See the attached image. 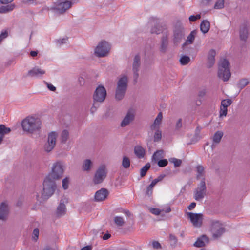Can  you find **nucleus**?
<instances>
[{
    "label": "nucleus",
    "mask_w": 250,
    "mask_h": 250,
    "mask_svg": "<svg viewBox=\"0 0 250 250\" xmlns=\"http://www.w3.org/2000/svg\"><path fill=\"white\" fill-rule=\"evenodd\" d=\"M64 168V163L62 161H57L53 164L50 172L44 180L41 197H40L38 194L36 195L38 201L41 202V198L46 200L53 195L56 186L55 181L60 179L62 177Z\"/></svg>",
    "instance_id": "1"
},
{
    "label": "nucleus",
    "mask_w": 250,
    "mask_h": 250,
    "mask_svg": "<svg viewBox=\"0 0 250 250\" xmlns=\"http://www.w3.org/2000/svg\"><path fill=\"white\" fill-rule=\"evenodd\" d=\"M41 120L34 116H28L21 122L23 130L29 134H33L39 132L42 128Z\"/></svg>",
    "instance_id": "2"
},
{
    "label": "nucleus",
    "mask_w": 250,
    "mask_h": 250,
    "mask_svg": "<svg viewBox=\"0 0 250 250\" xmlns=\"http://www.w3.org/2000/svg\"><path fill=\"white\" fill-rule=\"evenodd\" d=\"M74 4L73 0H57L51 7V10L57 14H63L71 8Z\"/></svg>",
    "instance_id": "3"
},
{
    "label": "nucleus",
    "mask_w": 250,
    "mask_h": 250,
    "mask_svg": "<svg viewBox=\"0 0 250 250\" xmlns=\"http://www.w3.org/2000/svg\"><path fill=\"white\" fill-rule=\"evenodd\" d=\"M209 226L210 231L214 239H218L225 232V228L223 224L218 220H210Z\"/></svg>",
    "instance_id": "4"
},
{
    "label": "nucleus",
    "mask_w": 250,
    "mask_h": 250,
    "mask_svg": "<svg viewBox=\"0 0 250 250\" xmlns=\"http://www.w3.org/2000/svg\"><path fill=\"white\" fill-rule=\"evenodd\" d=\"M230 76L229 63L227 60L223 59L219 63L218 76L225 82L229 79Z\"/></svg>",
    "instance_id": "5"
},
{
    "label": "nucleus",
    "mask_w": 250,
    "mask_h": 250,
    "mask_svg": "<svg viewBox=\"0 0 250 250\" xmlns=\"http://www.w3.org/2000/svg\"><path fill=\"white\" fill-rule=\"evenodd\" d=\"M128 83V78L123 75L119 78L116 90L115 98L118 100L123 98L126 91Z\"/></svg>",
    "instance_id": "6"
},
{
    "label": "nucleus",
    "mask_w": 250,
    "mask_h": 250,
    "mask_svg": "<svg viewBox=\"0 0 250 250\" xmlns=\"http://www.w3.org/2000/svg\"><path fill=\"white\" fill-rule=\"evenodd\" d=\"M111 45L105 41L100 42L94 49V54L98 58L105 57L108 55Z\"/></svg>",
    "instance_id": "7"
},
{
    "label": "nucleus",
    "mask_w": 250,
    "mask_h": 250,
    "mask_svg": "<svg viewBox=\"0 0 250 250\" xmlns=\"http://www.w3.org/2000/svg\"><path fill=\"white\" fill-rule=\"evenodd\" d=\"M107 173V170L105 165H102L99 166L96 169L93 178V182L95 184L102 183L106 178Z\"/></svg>",
    "instance_id": "8"
},
{
    "label": "nucleus",
    "mask_w": 250,
    "mask_h": 250,
    "mask_svg": "<svg viewBox=\"0 0 250 250\" xmlns=\"http://www.w3.org/2000/svg\"><path fill=\"white\" fill-rule=\"evenodd\" d=\"M207 188L206 186L205 179H203L198 184L197 188L194 191L193 197L195 200L201 201L203 200L206 195Z\"/></svg>",
    "instance_id": "9"
},
{
    "label": "nucleus",
    "mask_w": 250,
    "mask_h": 250,
    "mask_svg": "<svg viewBox=\"0 0 250 250\" xmlns=\"http://www.w3.org/2000/svg\"><path fill=\"white\" fill-rule=\"evenodd\" d=\"M58 134L55 131L49 133L48 135L47 141L43 146V150L46 152H51L54 148Z\"/></svg>",
    "instance_id": "10"
},
{
    "label": "nucleus",
    "mask_w": 250,
    "mask_h": 250,
    "mask_svg": "<svg viewBox=\"0 0 250 250\" xmlns=\"http://www.w3.org/2000/svg\"><path fill=\"white\" fill-rule=\"evenodd\" d=\"M106 96V90L104 86L99 85L96 89L93 95V101L95 102H103Z\"/></svg>",
    "instance_id": "11"
},
{
    "label": "nucleus",
    "mask_w": 250,
    "mask_h": 250,
    "mask_svg": "<svg viewBox=\"0 0 250 250\" xmlns=\"http://www.w3.org/2000/svg\"><path fill=\"white\" fill-rule=\"evenodd\" d=\"M187 216L194 227L200 228L201 227L203 219V215L202 213L188 212Z\"/></svg>",
    "instance_id": "12"
},
{
    "label": "nucleus",
    "mask_w": 250,
    "mask_h": 250,
    "mask_svg": "<svg viewBox=\"0 0 250 250\" xmlns=\"http://www.w3.org/2000/svg\"><path fill=\"white\" fill-rule=\"evenodd\" d=\"M135 115V110L133 108L129 109L121 123V127H124L129 125L134 120Z\"/></svg>",
    "instance_id": "13"
},
{
    "label": "nucleus",
    "mask_w": 250,
    "mask_h": 250,
    "mask_svg": "<svg viewBox=\"0 0 250 250\" xmlns=\"http://www.w3.org/2000/svg\"><path fill=\"white\" fill-rule=\"evenodd\" d=\"M183 28L181 24L176 26L174 29L173 42L175 44H178L183 37Z\"/></svg>",
    "instance_id": "14"
},
{
    "label": "nucleus",
    "mask_w": 250,
    "mask_h": 250,
    "mask_svg": "<svg viewBox=\"0 0 250 250\" xmlns=\"http://www.w3.org/2000/svg\"><path fill=\"white\" fill-rule=\"evenodd\" d=\"M67 199H62L57 207L56 214L57 217H60L64 215L66 213V208L65 203H67Z\"/></svg>",
    "instance_id": "15"
},
{
    "label": "nucleus",
    "mask_w": 250,
    "mask_h": 250,
    "mask_svg": "<svg viewBox=\"0 0 250 250\" xmlns=\"http://www.w3.org/2000/svg\"><path fill=\"white\" fill-rule=\"evenodd\" d=\"M109 194L106 188H101L96 192L94 196V199L97 202L103 201L107 198Z\"/></svg>",
    "instance_id": "16"
},
{
    "label": "nucleus",
    "mask_w": 250,
    "mask_h": 250,
    "mask_svg": "<svg viewBox=\"0 0 250 250\" xmlns=\"http://www.w3.org/2000/svg\"><path fill=\"white\" fill-rule=\"evenodd\" d=\"M232 101L230 99H224L221 101V105L220 110V117L226 116L227 114V108L231 105Z\"/></svg>",
    "instance_id": "17"
},
{
    "label": "nucleus",
    "mask_w": 250,
    "mask_h": 250,
    "mask_svg": "<svg viewBox=\"0 0 250 250\" xmlns=\"http://www.w3.org/2000/svg\"><path fill=\"white\" fill-rule=\"evenodd\" d=\"M140 60L141 58L139 55H136L135 56L133 62L132 69L134 73V78L135 79H137L139 76L138 72L139 70V68L140 66Z\"/></svg>",
    "instance_id": "18"
},
{
    "label": "nucleus",
    "mask_w": 250,
    "mask_h": 250,
    "mask_svg": "<svg viewBox=\"0 0 250 250\" xmlns=\"http://www.w3.org/2000/svg\"><path fill=\"white\" fill-rule=\"evenodd\" d=\"M45 73V71L39 67H35L28 72V75L31 77H40Z\"/></svg>",
    "instance_id": "19"
},
{
    "label": "nucleus",
    "mask_w": 250,
    "mask_h": 250,
    "mask_svg": "<svg viewBox=\"0 0 250 250\" xmlns=\"http://www.w3.org/2000/svg\"><path fill=\"white\" fill-rule=\"evenodd\" d=\"M9 208L6 203L3 202L0 205V220H5L8 214Z\"/></svg>",
    "instance_id": "20"
},
{
    "label": "nucleus",
    "mask_w": 250,
    "mask_h": 250,
    "mask_svg": "<svg viewBox=\"0 0 250 250\" xmlns=\"http://www.w3.org/2000/svg\"><path fill=\"white\" fill-rule=\"evenodd\" d=\"M216 52L213 49H211L208 53L207 57V66L211 68L215 63V56Z\"/></svg>",
    "instance_id": "21"
},
{
    "label": "nucleus",
    "mask_w": 250,
    "mask_h": 250,
    "mask_svg": "<svg viewBox=\"0 0 250 250\" xmlns=\"http://www.w3.org/2000/svg\"><path fill=\"white\" fill-rule=\"evenodd\" d=\"M165 177V175H160L157 178L153 180L151 184L147 187L146 193L148 195H151L152 193L153 188L158 182L161 181Z\"/></svg>",
    "instance_id": "22"
},
{
    "label": "nucleus",
    "mask_w": 250,
    "mask_h": 250,
    "mask_svg": "<svg viewBox=\"0 0 250 250\" xmlns=\"http://www.w3.org/2000/svg\"><path fill=\"white\" fill-rule=\"evenodd\" d=\"M223 136V132L222 131H217L212 137L213 143L211 147L213 149L216 145L219 144Z\"/></svg>",
    "instance_id": "23"
},
{
    "label": "nucleus",
    "mask_w": 250,
    "mask_h": 250,
    "mask_svg": "<svg viewBox=\"0 0 250 250\" xmlns=\"http://www.w3.org/2000/svg\"><path fill=\"white\" fill-rule=\"evenodd\" d=\"M134 151L136 156L139 159L144 158L146 154L145 149L139 145L135 146Z\"/></svg>",
    "instance_id": "24"
},
{
    "label": "nucleus",
    "mask_w": 250,
    "mask_h": 250,
    "mask_svg": "<svg viewBox=\"0 0 250 250\" xmlns=\"http://www.w3.org/2000/svg\"><path fill=\"white\" fill-rule=\"evenodd\" d=\"M208 242V239L206 235H202L198 238L197 241L194 244V246L196 247H202L205 246Z\"/></svg>",
    "instance_id": "25"
},
{
    "label": "nucleus",
    "mask_w": 250,
    "mask_h": 250,
    "mask_svg": "<svg viewBox=\"0 0 250 250\" xmlns=\"http://www.w3.org/2000/svg\"><path fill=\"white\" fill-rule=\"evenodd\" d=\"M163 119V114L160 112L155 119L154 123L150 126V129H159Z\"/></svg>",
    "instance_id": "26"
},
{
    "label": "nucleus",
    "mask_w": 250,
    "mask_h": 250,
    "mask_svg": "<svg viewBox=\"0 0 250 250\" xmlns=\"http://www.w3.org/2000/svg\"><path fill=\"white\" fill-rule=\"evenodd\" d=\"M168 46V39L167 36H163L161 39L160 51L162 53L166 52Z\"/></svg>",
    "instance_id": "27"
},
{
    "label": "nucleus",
    "mask_w": 250,
    "mask_h": 250,
    "mask_svg": "<svg viewBox=\"0 0 250 250\" xmlns=\"http://www.w3.org/2000/svg\"><path fill=\"white\" fill-rule=\"evenodd\" d=\"M93 163L89 159H85L82 164V169L84 171H89L92 167Z\"/></svg>",
    "instance_id": "28"
},
{
    "label": "nucleus",
    "mask_w": 250,
    "mask_h": 250,
    "mask_svg": "<svg viewBox=\"0 0 250 250\" xmlns=\"http://www.w3.org/2000/svg\"><path fill=\"white\" fill-rule=\"evenodd\" d=\"M210 27V23L207 20H204L200 24L201 31L203 33H207Z\"/></svg>",
    "instance_id": "29"
},
{
    "label": "nucleus",
    "mask_w": 250,
    "mask_h": 250,
    "mask_svg": "<svg viewBox=\"0 0 250 250\" xmlns=\"http://www.w3.org/2000/svg\"><path fill=\"white\" fill-rule=\"evenodd\" d=\"M164 156V152L162 150H157L156 152H155L152 157V161H154L155 162H156L157 161H159L161 159L163 158Z\"/></svg>",
    "instance_id": "30"
},
{
    "label": "nucleus",
    "mask_w": 250,
    "mask_h": 250,
    "mask_svg": "<svg viewBox=\"0 0 250 250\" xmlns=\"http://www.w3.org/2000/svg\"><path fill=\"white\" fill-rule=\"evenodd\" d=\"M14 4H11L5 6H1L0 7V13H6L12 11L15 8Z\"/></svg>",
    "instance_id": "31"
},
{
    "label": "nucleus",
    "mask_w": 250,
    "mask_h": 250,
    "mask_svg": "<svg viewBox=\"0 0 250 250\" xmlns=\"http://www.w3.org/2000/svg\"><path fill=\"white\" fill-rule=\"evenodd\" d=\"M248 36V29L246 26L241 28L240 30V38L241 40L245 41Z\"/></svg>",
    "instance_id": "32"
},
{
    "label": "nucleus",
    "mask_w": 250,
    "mask_h": 250,
    "mask_svg": "<svg viewBox=\"0 0 250 250\" xmlns=\"http://www.w3.org/2000/svg\"><path fill=\"white\" fill-rule=\"evenodd\" d=\"M11 131L10 127H6L3 124L0 125V135L4 137L5 135H8Z\"/></svg>",
    "instance_id": "33"
},
{
    "label": "nucleus",
    "mask_w": 250,
    "mask_h": 250,
    "mask_svg": "<svg viewBox=\"0 0 250 250\" xmlns=\"http://www.w3.org/2000/svg\"><path fill=\"white\" fill-rule=\"evenodd\" d=\"M196 170H197V178L200 179L202 178L205 179V172H204V168L202 166L198 165L196 167Z\"/></svg>",
    "instance_id": "34"
},
{
    "label": "nucleus",
    "mask_w": 250,
    "mask_h": 250,
    "mask_svg": "<svg viewBox=\"0 0 250 250\" xmlns=\"http://www.w3.org/2000/svg\"><path fill=\"white\" fill-rule=\"evenodd\" d=\"M197 31L195 30L192 31L190 34L189 35V36L188 37L187 40L186 42L184 43V45L187 44H191L194 39L196 35Z\"/></svg>",
    "instance_id": "35"
},
{
    "label": "nucleus",
    "mask_w": 250,
    "mask_h": 250,
    "mask_svg": "<svg viewBox=\"0 0 250 250\" xmlns=\"http://www.w3.org/2000/svg\"><path fill=\"white\" fill-rule=\"evenodd\" d=\"M114 221L118 226H123L125 224V221L123 217L117 216L114 218Z\"/></svg>",
    "instance_id": "36"
},
{
    "label": "nucleus",
    "mask_w": 250,
    "mask_h": 250,
    "mask_svg": "<svg viewBox=\"0 0 250 250\" xmlns=\"http://www.w3.org/2000/svg\"><path fill=\"white\" fill-rule=\"evenodd\" d=\"M122 165L125 168H128L130 166V159L126 156H124L123 157V160L122 162Z\"/></svg>",
    "instance_id": "37"
},
{
    "label": "nucleus",
    "mask_w": 250,
    "mask_h": 250,
    "mask_svg": "<svg viewBox=\"0 0 250 250\" xmlns=\"http://www.w3.org/2000/svg\"><path fill=\"white\" fill-rule=\"evenodd\" d=\"M151 130L155 131L154 135V141L155 142L159 141L162 137V132L159 129H151Z\"/></svg>",
    "instance_id": "38"
},
{
    "label": "nucleus",
    "mask_w": 250,
    "mask_h": 250,
    "mask_svg": "<svg viewBox=\"0 0 250 250\" xmlns=\"http://www.w3.org/2000/svg\"><path fill=\"white\" fill-rule=\"evenodd\" d=\"M70 181V178L69 177H66L62 180V186L64 190L68 188Z\"/></svg>",
    "instance_id": "39"
},
{
    "label": "nucleus",
    "mask_w": 250,
    "mask_h": 250,
    "mask_svg": "<svg viewBox=\"0 0 250 250\" xmlns=\"http://www.w3.org/2000/svg\"><path fill=\"white\" fill-rule=\"evenodd\" d=\"M190 59L189 57L184 55L182 56L180 59V63L183 65H187L190 61Z\"/></svg>",
    "instance_id": "40"
},
{
    "label": "nucleus",
    "mask_w": 250,
    "mask_h": 250,
    "mask_svg": "<svg viewBox=\"0 0 250 250\" xmlns=\"http://www.w3.org/2000/svg\"><path fill=\"white\" fill-rule=\"evenodd\" d=\"M150 167V165L149 163H147L141 169L140 175L142 177H144L146 175L147 171L149 169Z\"/></svg>",
    "instance_id": "41"
},
{
    "label": "nucleus",
    "mask_w": 250,
    "mask_h": 250,
    "mask_svg": "<svg viewBox=\"0 0 250 250\" xmlns=\"http://www.w3.org/2000/svg\"><path fill=\"white\" fill-rule=\"evenodd\" d=\"M69 136V132L67 130H63L61 133V141L63 143H65Z\"/></svg>",
    "instance_id": "42"
},
{
    "label": "nucleus",
    "mask_w": 250,
    "mask_h": 250,
    "mask_svg": "<svg viewBox=\"0 0 250 250\" xmlns=\"http://www.w3.org/2000/svg\"><path fill=\"white\" fill-rule=\"evenodd\" d=\"M163 31V27L159 25H157L153 27L151 30V32L152 33H155L156 34H159L161 33Z\"/></svg>",
    "instance_id": "43"
},
{
    "label": "nucleus",
    "mask_w": 250,
    "mask_h": 250,
    "mask_svg": "<svg viewBox=\"0 0 250 250\" xmlns=\"http://www.w3.org/2000/svg\"><path fill=\"white\" fill-rule=\"evenodd\" d=\"M248 83H249V82L247 79H242L239 81V82L238 84V87L242 89L245 86H246L248 84Z\"/></svg>",
    "instance_id": "44"
},
{
    "label": "nucleus",
    "mask_w": 250,
    "mask_h": 250,
    "mask_svg": "<svg viewBox=\"0 0 250 250\" xmlns=\"http://www.w3.org/2000/svg\"><path fill=\"white\" fill-rule=\"evenodd\" d=\"M169 161L173 163L175 167H179L182 163V161L175 158H172L169 159Z\"/></svg>",
    "instance_id": "45"
},
{
    "label": "nucleus",
    "mask_w": 250,
    "mask_h": 250,
    "mask_svg": "<svg viewBox=\"0 0 250 250\" xmlns=\"http://www.w3.org/2000/svg\"><path fill=\"white\" fill-rule=\"evenodd\" d=\"M224 6V0H218L215 4L214 8L215 9H219L223 8Z\"/></svg>",
    "instance_id": "46"
},
{
    "label": "nucleus",
    "mask_w": 250,
    "mask_h": 250,
    "mask_svg": "<svg viewBox=\"0 0 250 250\" xmlns=\"http://www.w3.org/2000/svg\"><path fill=\"white\" fill-rule=\"evenodd\" d=\"M168 164L167 160V159H160L157 161V164L159 167H162L166 166Z\"/></svg>",
    "instance_id": "47"
},
{
    "label": "nucleus",
    "mask_w": 250,
    "mask_h": 250,
    "mask_svg": "<svg viewBox=\"0 0 250 250\" xmlns=\"http://www.w3.org/2000/svg\"><path fill=\"white\" fill-rule=\"evenodd\" d=\"M169 239L170 241L171 245L173 246H176L177 242V239L176 237L174 235L170 234L169 235Z\"/></svg>",
    "instance_id": "48"
},
{
    "label": "nucleus",
    "mask_w": 250,
    "mask_h": 250,
    "mask_svg": "<svg viewBox=\"0 0 250 250\" xmlns=\"http://www.w3.org/2000/svg\"><path fill=\"white\" fill-rule=\"evenodd\" d=\"M150 212L153 214L158 215L162 213L160 209L157 208H151L149 209Z\"/></svg>",
    "instance_id": "49"
},
{
    "label": "nucleus",
    "mask_w": 250,
    "mask_h": 250,
    "mask_svg": "<svg viewBox=\"0 0 250 250\" xmlns=\"http://www.w3.org/2000/svg\"><path fill=\"white\" fill-rule=\"evenodd\" d=\"M39 230L38 229H37V228L35 229L33 232V236H32L33 239L35 241H37L38 238V237H39Z\"/></svg>",
    "instance_id": "50"
},
{
    "label": "nucleus",
    "mask_w": 250,
    "mask_h": 250,
    "mask_svg": "<svg viewBox=\"0 0 250 250\" xmlns=\"http://www.w3.org/2000/svg\"><path fill=\"white\" fill-rule=\"evenodd\" d=\"M201 18L200 14H197L196 16L191 15L189 17V20L190 22H193L196 21L197 19Z\"/></svg>",
    "instance_id": "51"
},
{
    "label": "nucleus",
    "mask_w": 250,
    "mask_h": 250,
    "mask_svg": "<svg viewBox=\"0 0 250 250\" xmlns=\"http://www.w3.org/2000/svg\"><path fill=\"white\" fill-rule=\"evenodd\" d=\"M161 210L162 211V212H165V213H169L171 211V208L169 205H167L165 206H164L163 208Z\"/></svg>",
    "instance_id": "52"
},
{
    "label": "nucleus",
    "mask_w": 250,
    "mask_h": 250,
    "mask_svg": "<svg viewBox=\"0 0 250 250\" xmlns=\"http://www.w3.org/2000/svg\"><path fill=\"white\" fill-rule=\"evenodd\" d=\"M97 102H95L94 101L93 106L91 108L90 111L91 113H94L97 110V108L99 106V104L97 103Z\"/></svg>",
    "instance_id": "53"
},
{
    "label": "nucleus",
    "mask_w": 250,
    "mask_h": 250,
    "mask_svg": "<svg viewBox=\"0 0 250 250\" xmlns=\"http://www.w3.org/2000/svg\"><path fill=\"white\" fill-rule=\"evenodd\" d=\"M182 119H179L176 123V125H175L176 129L179 130V129H180L182 127Z\"/></svg>",
    "instance_id": "54"
},
{
    "label": "nucleus",
    "mask_w": 250,
    "mask_h": 250,
    "mask_svg": "<svg viewBox=\"0 0 250 250\" xmlns=\"http://www.w3.org/2000/svg\"><path fill=\"white\" fill-rule=\"evenodd\" d=\"M67 41V38H63L57 40L56 42L59 44H62L66 43Z\"/></svg>",
    "instance_id": "55"
},
{
    "label": "nucleus",
    "mask_w": 250,
    "mask_h": 250,
    "mask_svg": "<svg viewBox=\"0 0 250 250\" xmlns=\"http://www.w3.org/2000/svg\"><path fill=\"white\" fill-rule=\"evenodd\" d=\"M45 84L47 88L52 91H55L56 90V87L53 85L52 84L49 83H48L45 82Z\"/></svg>",
    "instance_id": "56"
},
{
    "label": "nucleus",
    "mask_w": 250,
    "mask_h": 250,
    "mask_svg": "<svg viewBox=\"0 0 250 250\" xmlns=\"http://www.w3.org/2000/svg\"><path fill=\"white\" fill-rule=\"evenodd\" d=\"M152 246L154 248H156V249L161 248L160 244L157 241H154L152 243Z\"/></svg>",
    "instance_id": "57"
},
{
    "label": "nucleus",
    "mask_w": 250,
    "mask_h": 250,
    "mask_svg": "<svg viewBox=\"0 0 250 250\" xmlns=\"http://www.w3.org/2000/svg\"><path fill=\"white\" fill-rule=\"evenodd\" d=\"M196 207V203L194 202L191 203L188 207L189 210L193 209Z\"/></svg>",
    "instance_id": "58"
},
{
    "label": "nucleus",
    "mask_w": 250,
    "mask_h": 250,
    "mask_svg": "<svg viewBox=\"0 0 250 250\" xmlns=\"http://www.w3.org/2000/svg\"><path fill=\"white\" fill-rule=\"evenodd\" d=\"M14 0H0V2L2 4H6L12 2Z\"/></svg>",
    "instance_id": "59"
},
{
    "label": "nucleus",
    "mask_w": 250,
    "mask_h": 250,
    "mask_svg": "<svg viewBox=\"0 0 250 250\" xmlns=\"http://www.w3.org/2000/svg\"><path fill=\"white\" fill-rule=\"evenodd\" d=\"M92 247L91 246H86L82 248L81 250H91Z\"/></svg>",
    "instance_id": "60"
},
{
    "label": "nucleus",
    "mask_w": 250,
    "mask_h": 250,
    "mask_svg": "<svg viewBox=\"0 0 250 250\" xmlns=\"http://www.w3.org/2000/svg\"><path fill=\"white\" fill-rule=\"evenodd\" d=\"M110 234H105L103 237V239L104 240H107L108 238H109L110 237Z\"/></svg>",
    "instance_id": "61"
},
{
    "label": "nucleus",
    "mask_w": 250,
    "mask_h": 250,
    "mask_svg": "<svg viewBox=\"0 0 250 250\" xmlns=\"http://www.w3.org/2000/svg\"><path fill=\"white\" fill-rule=\"evenodd\" d=\"M30 55L32 57H35L38 54V52L37 51H31L30 52Z\"/></svg>",
    "instance_id": "62"
},
{
    "label": "nucleus",
    "mask_w": 250,
    "mask_h": 250,
    "mask_svg": "<svg viewBox=\"0 0 250 250\" xmlns=\"http://www.w3.org/2000/svg\"><path fill=\"white\" fill-rule=\"evenodd\" d=\"M42 250H56L55 249L50 248L49 247H46Z\"/></svg>",
    "instance_id": "63"
},
{
    "label": "nucleus",
    "mask_w": 250,
    "mask_h": 250,
    "mask_svg": "<svg viewBox=\"0 0 250 250\" xmlns=\"http://www.w3.org/2000/svg\"><path fill=\"white\" fill-rule=\"evenodd\" d=\"M79 81L81 84H83L84 83V79L82 77L80 78Z\"/></svg>",
    "instance_id": "64"
}]
</instances>
